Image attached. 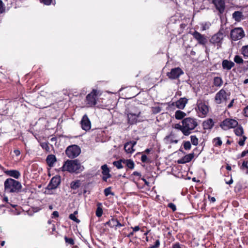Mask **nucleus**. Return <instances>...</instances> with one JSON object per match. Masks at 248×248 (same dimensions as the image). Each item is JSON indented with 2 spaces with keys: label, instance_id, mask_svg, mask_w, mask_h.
I'll use <instances>...</instances> for the list:
<instances>
[{
  "label": "nucleus",
  "instance_id": "nucleus-11",
  "mask_svg": "<svg viewBox=\"0 0 248 248\" xmlns=\"http://www.w3.org/2000/svg\"><path fill=\"white\" fill-rule=\"evenodd\" d=\"M5 191L6 192L11 193L16 191V181L15 180L9 178L4 182Z\"/></svg>",
  "mask_w": 248,
  "mask_h": 248
},
{
  "label": "nucleus",
  "instance_id": "nucleus-13",
  "mask_svg": "<svg viewBox=\"0 0 248 248\" xmlns=\"http://www.w3.org/2000/svg\"><path fill=\"white\" fill-rule=\"evenodd\" d=\"M227 93L225 90L224 89H221L218 92H217L215 97V101L217 104H220L222 103V100L227 101Z\"/></svg>",
  "mask_w": 248,
  "mask_h": 248
},
{
  "label": "nucleus",
  "instance_id": "nucleus-58",
  "mask_svg": "<svg viewBox=\"0 0 248 248\" xmlns=\"http://www.w3.org/2000/svg\"><path fill=\"white\" fill-rule=\"evenodd\" d=\"M59 212L58 211H54L52 214V218L53 217H59Z\"/></svg>",
  "mask_w": 248,
  "mask_h": 248
},
{
  "label": "nucleus",
  "instance_id": "nucleus-51",
  "mask_svg": "<svg viewBox=\"0 0 248 248\" xmlns=\"http://www.w3.org/2000/svg\"><path fill=\"white\" fill-rule=\"evenodd\" d=\"M168 207L170 208L173 212H175L176 210V205L173 203H169L168 204Z\"/></svg>",
  "mask_w": 248,
  "mask_h": 248
},
{
  "label": "nucleus",
  "instance_id": "nucleus-35",
  "mask_svg": "<svg viewBox=\"0 0 248 248\" xmlns=\"http://www.w3.org/2000/svg\"><path fill=\"white\" fill-rule=\"evenodd\" d=\"M241 54L244 57L248 58V45L242 46L241 48Z\"/></svg>",
  "mask_w": 248,
  "mask_h": 248
},
{
  "label": "nucleus",
  "instance_id": "nucleus-61",
  "mask_svg": "<svg viewBox=\"0 0 248 248\" xmlns=\"http://www.w3.org/2000/svg\"><path fill=\"white\" fill-rule=\"evenodd\" d=\"M208 199L212 202H214L216 201V198L214 197H211L210 195L208 196Z\"/></svg>",
  "mask_w": 248,
  "mask_h": 248
},
{
  "label": "nucleus",
  "instance_id": "nucleus-15",
  "mask_svg": "<svg viewBox=\"0 0 248 248\" xmlns=\"http://www.w3.org/2000/svg\"><path fill=\"white\" fill-rule=\"evenodd\" d=\"M141 114L140 111H139L138 114L128 112L127 114V123L130 125H133L136 124L138 121V118Z\"/></svg>",
  "mask_w": 248,
  "mask_h": 248
},
{
  "label": "nucleus",
  "instance_id": "nucleus-50",
  "mask_svg": "<svg viewBox=\"0 0 248 248\" xmlns=\"http://www.w3.org/2000/svg\"><path fill=\"white\" fill-rule=\"evenodd\" d=\"M247 139V137L245 136H242V139H240L238 141V144L242 146L245 144V141Z\"/></svg>",
  "mask_w": 248,
  "mask_h": 248
},
{
  "label": "nucleus",
  "instance_id": "nucleus-8",
  "mask_svg": "<svg viewBox=\"0 0 248 248\" xmlns=\"http://www.w3.org/2000/svg\"><path fill=\"white\" fill-rule=\"evenodd\" d=\"M184 73L183 70L178 67L172 68L170 71L167 73V76L170 79H176L180 78V77L183 75Z\"/></svg>",
  "mask_w": 248,
  "mask_h": 248
},
{
  "label": "nucleus",
  "instance_id": "nucleus-25",
  "mask_svg": "<svg viewBox=\"0 0 248 248\" xmlns=\"http://www.w3.org/2000/svg\"><path fill=\"white\" fill-rule=\"evenodd\" d=\"M186 116V113L181 110H176L175 112V118L177 120H183Z\"/></svg>",
  "mask_w": 248,
  "mask_h": 248
},
{
  "label": "nucleus",
  "instance_id": "nucleus-52",
  "mask_svg": "<svg viewBox=\"0 0 248 248\" xmlns=\"http://www.w3.org/2000/svg\"><path fill=\"white\" fill-rule=\"evenodd\" d=\"M22 186L20 182L16 181V193L21 192Z\"/></svg>",
  "mask_w": 248,
  "mask_h": 248
},
{
  "label": "nucleus",
  "instance_id": "nucleus-23",
  "mask_svg": "<svg viewBox=\"0 0 248 248\" xmlns=\"http://www.w3.org/2000/svg\"><path fill=\"white\" fill-rule=\"evenodd\" d=\"M243 15L241 11H235L232 14V17L236 21L239 22L243 18Z\"/></svg>",
  "mask_w": 248,
  "mask_h": 248
},
{
  "label": "nucleus",
  "instance_id": "nucleus-38",
  "mask_svg": "<svg viewBox=\"0 0 248 248\" xmlns=\"http://www.w3.org/2000/svg\"><path fill=\"white\" fill-rule=\"evenodd\" d=\"M174 128L180 130L182 132L183 135L186 136L184 126L183 124L181 125L179 124H176L174 125Z\"/></svg>",
  "mask_w": 248,
  "mask_h": 248
},
{
  "label": "nucleus",
  "instance_id": "nucleus-55",
  "mask_svg": "<svg viewBox=\"0 0 248 248\" xmlns=\"http://www.w3.org/2000/svg\"><path fill=\"white\" fill-rule=\"evenodd\" d=\"M247 154H248V150H245L244 151H243L241 153V154L238 156V158H240V157H244V156H245Z\"/></svg>",
  "mask_w": 248,
  "mask_h": 248
},
{
  "label": "nucleus",
  "instance_id": "nucleus-39",
  "mask_svg": "<svg viewBox=\"0 0 248 248\" xmlns=\"http://www.w3.org/2000/svg\"><path fill=\"white\" fill-rule=\"evenodd\" d=\"M102 171V174L103 175H105L108 173L110 172V170L108 168L107 164H104L102 165L101 167Z\"/></svg>",
  "mask_w": 248,
  "mask_h": 248
},
{
  "label": "nucleus",
  "instance_id": "nucleus-36",
  "mask_svg": "<svg viewBox=\"0 0 248 248\" xmlns=\"http://www.w3.org/2000/svg\"><path fill=\"white\" fill-rule=\"evenodd\" d=\"M40 146L42 149L45 150L46 152H49L50 148L49 146V143L48 142H42L40 143Z\"/></svg>",
  "mask_w": 248,
  "mask_h": 248
},
{
  "label": "nucleus",
  "instance_id": "nucleus-3",
  "mask_svg": "<svg viewBox=\"0 0 248 248\" xmlns=\"http://www.w3.org/2000/svg\"><path fill=\"white\" fill-rule=\"evenodd\" d=\"M101 94L99 90L93 89L86 97L85 102L86 105L89 107H94L97 104L98 96Z\"/></svg>",
  "mask_w": 248,
  "mask_h": 248
},
{
  "label": "nucleus",
  "instance_id": "nucleus-56",
  "mask_svg": "<svg viewBox=\"0 0 248 248\" xmlns=\"http://www.w3.org/2000/svg\"><path fill=\"white\" fill-rule=\"evenodd\" d=\"M243 113L245 116L248 117V105L244 108Z\"/></svg>",
  "mask_w": 248,
  "mask_h": 248
},
{
  "label": "nucleus",
  "instance_id": "nucleus-24",
  "mask_svg": "<svg viewBox=\"0 0 248 248\" xmlns=\"http://www.w3.org/2000/svg\"><path fill=\"white\" fill-rule=\"evenodd\" d=\"M123 163L125 164L128 169L133 170L135 167V163L131 159H124Z\"/></svg>",
  "mask_w": 248,
  "mask_h": 248
},
{
  "label": "nucleus",
  "instance_id": "nucleus-5",
  "mask_svg": "<svg viewBox=\"0 0 248 248\" xmlns=\"http://www.w3.org/2000/svg\"><path fill=\"white\" fill-rule=\"evenodd\" d=\"M81 152L80 147L77 145L69 146L65 151L66 155L71 158L77 157Z\"/></svg>",
  "mask_w": 248,
  "mask_h": 248
},
{
  "label": "nucleus",
  "instance_id": "nucleus-12",
  "mask_svg": "<svg viewBox=\"0 0 248 248\" xmlns=\"http://www.w3.org/2000/svg\"><path fill=\"white\" fill-rule=\"evenodd\" d=\"M61 182V176L60 175H56L51 178L47 186V188L48 189H56L60 185Z\"/></svg>",
  "mask_w": 248,
  "mask_h": 248
},
{
  "label": "nucleus",
  "instance_id": "nucleus-9",
  "mask_svg": "<svg viewBox=\"0 0 248 248\" xmlns=\"http://www.w3.org/2000/svg\"><path fill=\"white\" fill-rule=\"evenodd\" d=\"M194 39H195L198 43L201 45L205 46L207 43L208 39L206 36L202 34L197 31H195L193 32H190Z\"/></svg>",
  "mask_w": 248,
  "mask_h": 248
},
{
  "label": "nucleus",
  "instance_id": "nucleus-29",
  "mask_svg": "<svg viewBox=\"0 0 248 248\" xmlns=\"http://www.w3.org/2000/svg\"><path fill=\"white\" fill-rule=\"evenodd\" d=\"M174 134L171 132L169 135L166 137L165 139L169 140L170 143H177L178 140H174Z\"/></svg>",
  "mask_w": 248,
  "mask_h": 248
},
{
  "label": "nucleus",
  "instance_id": "nucleus-53",
  "mask_svg": "<svg viewBox=\"0 0 248 248\" xmlns=\"http://www.w3.org/2000/svg\"><path fill=\"white\" fill-rule=\"evenodd\" d=\"M40 1L41 3L46 5H49L52 2V0H40Z\"/></svg>",
  "mask_w": 248,
  "mask_h": 248
},
{
  "label": "nucleus",
  "instance_id": "nucleus-10",
  "mask_svg": "<svg viewBox=\"0 0 248 248\" xmlns=\"http://www.w3.org/2000/svg\"><path fill=\"white\" fill-rule=\"evenodd\" d=\"M197 106L200 113L199 116L201 117L205 116L208 112V107L205 104L204 101L198 99L197 102Z\"/></svg>",
  "mask_w": 248,
  "mask_h": 248
},
{
  "label": "nucleus",
  "instance_id": "nucleus-26",
  "mask_svg": "<svg viewBox=\"0 0 248 248\" xmlns=\"http://www.w3.org/2000/svg\"><path fill=\"white\" fill-rule=\"evenodd\" d=\"M223 84V80L221 77H216L214 78L213 84L216 87H220Z\"/></svg>",
  "mask_w": 248,
  "mask_h": 248
},
{
  "label": "nucleus",
  "instance_id": "nucleus-14",
  "mask_svg": "<svg viewBox=\"0 0 248 248\" xmlns=\"http://www.w3.org/2000/svg\"><path fill=\"white\" fill-rule=\"evenodd\" d=\"M82 129L86 131L90 130L91 128V122L86 114L83 115L80 121Z\"/></svg>",
  "mask_w": 248,
  "mask_h": 248
},
{
  "label": "nucleus",
  "instance_id": "nucleus-62",
  "mask_svg": "<svg viewBox=\"0 0 248 248\" xmlns=\"http://www.w3.org/2000/svg\"><path fill=\"white\" fill-rule=\"evenodd\" d=\"M180 28L182 29H184L186 27V24L185 23H182L180 25Z\"/></svg>",
  "mask_w": 248,
  "mask_h": 248
},
{
  "label": "nucleus",
  "instance_id": "nucleus-63",
  "mask_svg": "<svg viewBox=\"0 0 248 248\" xmlns=\"http://www.w3.org/2000/svg\"><path fill=\"white\" fill-rule=\"evenodd\" d=\"M152 150V149L150 148V149H146L144 151V153L146 154H149L150 153V152H151V151Z\"/></svg>",
  "mask_w": 248,
  "mask_h": 248
},
{
  "label": "nucleus",
  "instance_id": "nucleus-60",
  "mask_svg": "<svg viewBox=\"0 0 248 248\" xmlns=\"http://www.w3.org/2000/svg\"><path fill=\"white\" fill-rule=\"evenodd\" d=\"M234 100H235V99H232L231 100V102L229 104V105L227 106L228 108H230L233 106Z\"/></svg>",
  "mask_w": 248,
  "mask_h": 248
},
{
  "label": "nucleus",
  "instance_id": "nucleus-7",
  "mask_svg": "<svg viewBox=\"0 0 248 248\" xmlns=\"http://www.w3.org/2000/svg\"><path fill=\"white\" fill-rule=\"evenodd\" d=\"M223 39V34L220 31L213 35L210 40L211 43L217 46L218 49L221 47L222 40Z\"/></svg>",
  "mask_w": 248,
  "mask_h": 248
},
{
  "label": "nucleus",
  "instance_id": "nucleus-6",
  "mask_svg": "<svg viewBox=\"0 0 248 248\" xmlns=\"http://www.w3.org/2000/svg\"><path fill=\"white\" fill-rule=\"evenodd\" d=\"M245 32L242 28H235L231 31L230 36L233 41H237L243 38Z\"/></svg>",
  "mask_w": 248,
  "mask_h": 248
},
{
  "label": "nucleus",
  "instance_id": "nucleus-54",
  "mask_svg": "<svg viewBox=\"0 0 248 248\" xmlns=\"http://www.w3.org/2000/svg\"><path fill=\"white\" fill-rule=\"evenodd\" d=\"M5 11V8L2 1L0 0V14L2 13Z\"/></svg>",
  "mask_w": 248,
  "mask_h": 248
},
{
  "label": "nucleus",
  "instance_id": "nucleus-21",
  "mask_svg": "<svg viewBox=\"0 0 248 248\" xmlns=\"http://www.w3.org/2000/svg\"><path fill=\"white\" fill-rule=\"evenodd\" d=\"M214 125L213 120L209 118L202 123V126L204 130L211 129Z\"/></svg>",
  "mask_w": 248,
  "mask_h": 248
},
{
  "label": "nucleus",
  "instance_id": "nucleus-45",
  "mask_svg": "<svg viewBox=\"0 0 248 248\" xmlns=\"http://www.w3.org/2000/svg\"><path fill=\"white\" fill-rule=\"evenodd\" d=\"M161 111V108L158 106L153 107L152 108V111L154 114H157L159 113Z\"/></svg>",
  "mask_w": 248,
  "mask_h": 248
},
{
  "label": "nucleus",
  "instance_id": "nucleus-1",
  "mask_svg": "<svg viewBox=\"0 0 248 248\" xmlns=\"http://www.w3.org/2000/svg\"><path fill=\"white\" fill-rule=\"evenodd\" d=\"M62 171H67L70 173H79L81 172L83 169L78 159L67 160L64 162L62 167Z\"/></svg>",
  "mask_w": 248,
  "mask_h": 248
},
{
  "label": "nucleus",
  "instance_id": "nucleus-41",
  "mask_svg": "<svg viewBox=\"0 0 248 248\" xmlns=\"http://www.w3.org/2000/svg\"><path fill=\"white\" fill-rule=\"evenodd\" d=\"M64 238L66 244L71 246L75 244L74 240L72 238H68L66 236H65Z\"/></svg>",
  "mask_w": 248,
  "mask_h": 248
},
{
  "label": "nucleus",
  "instance_id": "nucleus-46",
  "mask_svg": "<svg viewBox=\"0 0 248 248\" xmlns=\"http://www.w3.org/2000/svg\"><path fill=\"white\" fill-rule=\"evenodd\" d=\"M69 218L77 223H78L80 222V220L76 217V216H74V215L70 214L69 216Z\"/></svg>",
  "mask_w": 248,
  "mask_h": 248
},
{
  "label": "nucleus",
  "instance_id": "nucleus-47",
  "mask_svg": "<svg viewBox=\"0 0 248 248\" xmlns=\"http://www.w3.org/2000/svg\"><path fill=\"white\" fill-rule=\"evenodd\" d=\"M160 242L159 239L155 241V244L150 246L149 248H158L160 246Z\"/></svg>",
  "mask_w": 248,
  "mask_h": 248
},
{
  "label": "nucleus",
  "instance_id": "nucleus-64",
  "mask_svg": "<svg viewBox=\"0 0 248 248\" xmlns=\"http://www.w3.org/2000/svg\"><path fill=\"white\" fill-rule=\"evenodd\" d=\"M134 232L133 231H132L127 234V237H130L134 235Z\"/></svg>",
  "mask_w": 248,
  "mask_h": 248
},
{
  "label": "nucleus",
  "instance_id": "nucleus-40",
  "mask_svg": "<svg viewBox=\"0 0 248 248\" xmlns=\"http://www.w3.org/2000/svg\"><path fill=\"white\" fill-rule=\"evenodd\" d=\"M191 142L193 145L196 146L198 144L199 140L196 136H190Z\"/></svg>",
  "mask_w": 248,
  "mask_h": 248
},
{
  "label": "nucleus",
  "instance_id": "nucleus-22",
  "mask_svg": "<svg viewBox=\"0 0 248 248\" xmlns=\"http://www.w3.org/2000/svg\"><path fill=\"white\" fill-rule=\"evenodd\" d=\"M57 161V159L54 155H48L46 158V162L47 165L52 168L54 166V163Z\"/></svg>",
  "mask_w": 248,
  "mask_h": 248
},
{
  "label": "nucleus",
  "instance_id": "nucleus-48",
  "mask_svg": "<svg viewBox=\"0 0 248 248\" xmlns=\"http://www.w3.org/2000/svg\"><path fill=\"white\" fill-rule=\"evenodd\" d=\"M133 176L137 177L138 178L137 179V180L139 181L140 179L141 175L140 172L135 171H134L133 173L131 174V177H132Z\"/></svg>",
  "mask_w": 248,
  "mask_h": 248
},
{
  "label": "nucleus",
  "instance_id": "nucleus-4",
  "mask_svg": "<svg viewBox=\"0 0 248 248\" xmlns=\"http://www.w3.org/2000/svg\"><path fill=\"white\" fill-rule=\"evenodd\" d=\"M238 124V122L231 118H226L220 124V127L224 130L236 127Z\"/></svg>",
  "mask_w": 248,
  "mask_h": 248
},
{
  "label": "nucleus",
  "instance_id": "nucleus-32",
  "mask_svg": "<svg viewBox=\"0 0 248 248\" xmlns=\"http://www.w3.org/2000/svg\"><path fill=\"white\" fill-rule=\"evenodd\" d=\"M213 142L215 147H219L222 144V142L219 137L214 138L213 140Z\"/></svg>",
  "mask_w": 248,
  "mask_h": 248
},
{
  "label": "nucleus",
  "instance_id": "nucleus-42",
  "mask_svg": "<svg viewBox=\"0 0 248 248\" xmlns=\"http://www.w3.org/2000/svg\"><path fill=\"white\" fill-rule=\"evenodd\" d=\"M184 148L186 150H189L191 148V145L189 141H184L183 143Z\"/></svg>",
  "mask_w": 248,
  "mask_h": 248
},
{
  "label": "nucleus",
  "instance_id": "nucleus-20",
  "mask_svg": "<svg viewBox=\"0 0 248 248\" xmlns=\"http://www.w3.org/2000/svg\"><path fill=\"white\" fill-rule=\"evenodd\" d=\"M194 157V153H190L185 155L183 158L179 159L177 162L179 164H184L191 161Z\"/></svg>",
  "mask_w": 248,
  "mask_h": 248
},
{
  "label": "nucleus",
  "instance_id": "nucleus-2",
  "mask_svg": "<svg viewBox=\"0 0 248 248\" xmlns=\"http://www.w3.org/2000/svg\"><path fill=\"white\" fill-rule=\"evenodd\" d=\"M182 124L184 126L186 136H187L191 134L192 131L198 125L197 119L191 117L184 118L182 121Z\"/></svg>",
  "mask_w": 248,
  "mask_h": 248
},
{
  "label": "nucleus",
  "instance_id": "nucleus-31",
  "mask_svg": "<svg viewBox=\"0 0 248 248\" xmlns=\"http://www.w3.org/2000/svg\"><path fill=\"white\" fill-rule=\"evenodd\" d=\"M123 160L124 158L114 161L113 162V165L118 169H122L123 168V166L122 165V163H123Z\"/></svg>",
  "mask_w": 248,
  "mask_h": 248
},
{
  "label": "nucleus",
  "instance_id": "nucleus-27",
  "mask_svg": "<svg viewBox=\"0 0 248 248\" xmlns=\"http://www.w3.org/2000/svg\"><path fill=\"white\" fill-rule=\"evenodd\" d=\"M103 209H102V205L100 202H98L97 203V209L95 212V215L97 217H101L103 215Z\"/></svg>",
  "mask_w": 248,
  "mask_h": 248
},
{
  "label": "nucleus",
  "instance_id": "nucleus-16",
  "mask_svg": "<svg viewBox=\"0 0 248 248\" xmlns=\"http://www.w3.org/2000/svg\"><path fill=\"white\" fill-rule=\"evenodd\" d=\"M105 225H108L110 228H114L116 230L117 227L124 226V224L121 223L117 218L112 217L105 223Z\"/></svg>",
  "mask_w": 248,
  "mask_h": 248
},
{
  "label": "nucleus",
  "instance_id": "nucleus-28",
  "mask_svg": "<svg viewBox=\"0 0 248 248\" xmlns=\"http://www.w3.org/2000/svg\"><path fill=\"white\" fill-rule=\"evenodd\" d=\"M81 185L80 181L77 180L75 181H72L70 183V187L72 189L76 190L79 188Z\"/></svg>",
  "mask_w": 248,
  "mask_h": 248
},
{
  "label": "nucleus",
  "instance_id": "nucleus-18",
  "mask_svg": "<svg viewBox=\"0 0 248 248\" xmlns=\"http://www.w3.org/2000/svg\"><path fill=\"white\" fill-rule=\"evenodd\" d=\"M188 102V99L186 97L180 98L178 100L175 102H173L172 105L175 106L179 109H183L185 108L186 104Z\"/></svg>",
  "mask_w": 248,
  "mask_h": 248
},
{
  "label": "nucleus",
  "instance_id": "nucleus-17",
  "mask_svg": "<svg viewBox=\"0 0 248 248\" xmlns=\"http://www.w3.org/2000/svg\"><path fill=\"white\" fill-rule=\"evenodd\" d=\"M136 141L134 140L130 141L125 143L124 145V150L125 152L127 154L133 153L135 151L134 149V146L136 144Z\"/></svg>",
  "mask_w": 248,
  "mask_h": 248
},
{
  "label": "nucleus",
  "instance_id": "nucleus-49",
  "mask_svg": "<svg viewBox=\"0 0 248 248\" xmlns=\"http://www.w3.org/2000/svg\"><path fill=\"white\" fill-rule=\"evenodd\" d=\"M110 177H111V175L110 173H108L105 175H103L102 179L103 181L107 182L108 179L110 178Z\"/></svg>",
  "mask_w": 248,
  "mask_h": 248
},
{
  "label": "nucleus",
  "instance_id": "nucleus-43",
  "mask_svg": "<svg viewBox=\"0 0 248 248\" xmlns=\"http://www.w3.org/2000/svg\"><path fill=\"white\" fill-rule=\"evenodd\" d=\"M141 161L142 163H150L151 162L150 160L147 157V155L144 154H142L141 157Z\"/></svg>",
  "mask_w": 248,
  "mask_h": 248
},
{
  "label": "nucleus",
  "instance_id": "nucleus-19",
  "mask_svg": "<svg viewBox=\"0 0 248 248\" xmlns=\"http://www.w3.org/2000/svg\"><path fill=\"white\" fill-rule=\"evenodd\" d=\"M235 65L234 62L228 60H223L222 62V67L223 69L227 71L230 70Z\"/></svg>",
  "mask_w": 248,
  "mask_h": 248
},
{
  "label": "nucleus",
  "instance_id": "nucleus-37",
  "mask_svg": "<svg viewBox=\"0 0 248 248\" xmlns=\"http://www.w3.org/2000/svg\"><path fill=\"white\" fill-rule=\"evenodd\" d=\"M248 160H244L242 166L241 167V169L246 171V174H248Z\"/></svg>",
  "mask_w": 248,
  "mask_h": 248
},
{
  "label": "nucleus",
  "instance_id": "nucleus-44",
  "mask_svg": "<svg viewBox=\"0 0 248 248\" xmlns=\"http://www.w3.org/2000/svg\"><path fill=\"white\" fill-rule=\"evenodd\" d=\"M4 172L8 175L13 177L14 178H16V170H6Z\"/></svg>",
  "mask_w": 248,
  "mask_h": 248
},
{
  "label": "nucleus",
  "instance_id": "nucleus-30",
  "mask_svg": "<svg viewBox=\"0 0 248 248\" xmlns=\"http://www.w3.org/2000/svg\"><path fill=\"white\" fill-rule=\"evenodd\" d=\"M234 132L236 136H241L244 133V129L241 125H239L234 130Z\"/></svg>",
  "mask_w": 248,
  "mask_h": 248
},
{
  "label": "nucleus",
  "instance_id": "nucleus-34",
  "mask_svg": "<svg viewBox=\"0 0 248 248\" xmlns=\"http://www.w3.org/2000/svg\"><path fill=\"white\" fill-rule=\"evenodd\" d=\"M233 61L236 63L239 64H243L244 62V60L242 58L238 55L234 56Z\"/></svg>",
  "mask_w": 248,
  "mask_h": 248
},
{
  "label": "nucleus",
  "instance_id": "nucleus-33",
  "mask_svg": "<svg viewBox=\"0 0 248 248\" xmlns=\"http://www.w3.org/2000/svg\"><path fill=\"white\" fill-rule=\"evenodd\" d=\"M111 189L112 187L111 186H109L104 190V193L106 197H108L109 195L112 196L114 195V193L112 192Z\"/></svg>",
  "mask_w": 248,
  "mask_h": 248
},
{
  "label": "nucleus",
  "instance_id": "nucleus-59",
  "mask_svg": "<svg viewBox=\"0 0 248 248\" xmlns=\"http://www.w3.org/2000/svg\"><path fill=\"white\" fill-rule=\"evenodd\" d=\"M131 228L132 229L134 232H138L140 230V228L139 226H136L134 227H131Z\"/></svg>",
  "mask_w": 248,
  "mask_h": 248
},
{
  "label": "nucleus",
  "instance_id": "nucleus-57",
  "mask_svg": "<svg viewBox=\"0 0 248 248\" xmlns=\"http://www.w3.org/2000/svg\"><path fill=\"white\" fill-rule=\"evenodd\" d=\"M172 248H182L181 245L179 243L176 242L172 245Z\"/></svg>",
  "mask_w": 248,
  "mask_h": 248
}]
</instances>
